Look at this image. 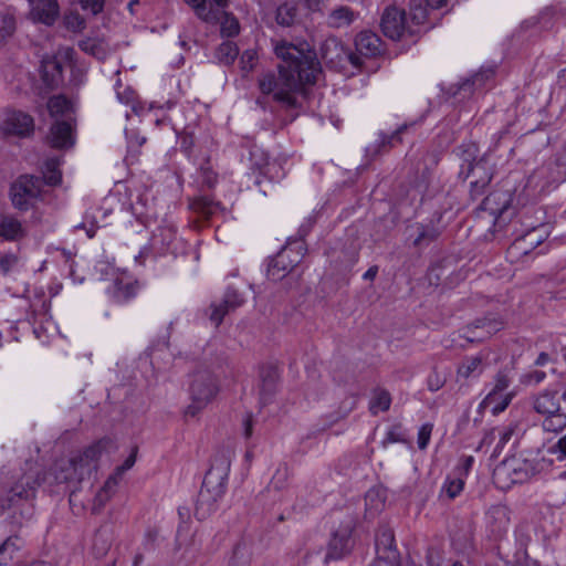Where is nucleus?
I'll return each mask as SVG.
<instances>
[{
  "label": "nucleus",
  "mask_w": 566,
  "mask_h": 566,
  "mask_svg": "<svg viewBox=\"0 0 566 566\" xmlns=\"http://www.w3.org/2000/svg\"><path fill=\"white\" fill-rule=\"evenodd\" d=\"M274 54L281 63L277 72H263L258 87L264 95L289 108L298 107V97L305 94L307 85H314L322 75V69L313 51L305 44L295 45L286 40H272Z\"/></svg>",
  "instance_id": "1"
},
{
  "label": "nucleus",
  "mask_w": 566,
  "mask_h": 566,
  "mask_svg": "<svg viewBox=\"0 0 566 566\" xmlns=\"http://www.w3.org/2000/svg\"><path fill=\"white\" fill-rule=\"evenodd\" d=\"M230 468V451H221L213 457L196 504L195 515L198 520L208 518L217 510V503L226 492Z\"/></svg>",
  "instance_id": "2"
},
{
  "label": "nucleus",
  "mask_w": 566,
  "mask_h": 566,
  "mask_svg": "<svg viewBox=\"0 0 566 566\" xmlns=\"http://www.w3.org/2000/svg\"><path fill=\"white\" fill-rule=\"evenodd\" d=\"M111 446V440H99L71 459L56 461L52 468L54 480L57 483L81 482L96 470L99 458Z\"/></svg>",
  "instance_id": "3"
},
{
  "label": "nucleus",
  "mask_w": 566,
  "mask_h": 566,
  "mask_svg": "<svg viewBox=\"0 0 566 566\" xmlns=\"http://www.w3.org/2000/svg\"><path fill=\"white\" fill-rule=\"evenodd\" d=\"M218 392V379L211 371L206 369L195 371L189 385L191 402L185 409V417H197L216 398Z\"/></svg>",
  "instance_id": "4"
},
{
  "label": "nucleus",
  "mask_w": 566,
  "mask_h": 566,
  "mask_svg": "<svg viewBox=\"0 0 566 566\" xmlns=\"http://www.w3.org/2000/svg\"><path fill=\"white\" fill-rule=\"evenodd\" d=\"M535 474V467L526 459L510 458L499 463L493 471V482L501 490H509L512 485L524 483Z\"/></svg>",
  "instance_id": "5"
},
{
  "label": "nucleus",
  "mask_w": 566,
  "mask_h": 566,
  "mask_svg": "<svg viewBox=\"0 0 566 566\" xmlns=\"http://www.w3.org/2000/svg\"><path fill=\"white\" fill-rule=\"evenodd\" d=\"M304 242L297 241L284 247L270 262L268 276L273 281L282 280L296 266L305 254Z\"/></svg>",
  "instance_id": "6"
},
{
  "label": "nucleus",
  "mask_w": 566,
  "mask_h": 566,
  "mask_svg": "<svg viewBox=\"0 0 566 566\" xmlns=\"http://www.w3.org/2000/svg\"><path fill=\"white\" fill-rule=\"evenodd\" d=\"M380 27L384 34L391 40H400L406 33L413 35L417 30L409 24L405 10L387 7L381 15Z\"/></svg>",
  "instance_id": "7"
},
{
  "label": "nucleus",
  "mask_w": 566,
  "mask_h": 566,
  "mask_svg": "<svg viewBox=\"0 0 566 566\" xmlns=\"http://www.w3.org/2000/svg\"><path fill=\"white\" fill-rule=\"evenodd\" d=\"M547 238L545 227L533 228L524 235L517 238L507 249L506 258L511 263H517L527 256Z\"/></svg>",
  "instance_id": "8"
},
{
  "label": "nucleus",
  "mask_w": 566,
  "mask_h": 566,
  "mask_svg": "<svg viewBox=\"0 0 566 566\" xmlns=\"http://www.w3.org/2000/svg\"><path fill=\"white\" fill-rule=\"evenodd\" d=\"M322 59L333 65L342 66L344 61H349L355 67H361L363 62L353 52L346 50L340 41L336 38L326 39L321 45Z\"/></svg>",
  "instance_id": "9"
},
{
  "label": "nucleus",
  "mask_w": 566,
  "mask_h": 566,
  "mask_svg": "<svg viewBox=\"0 0 566 566\" xmlns=\"http://www.w3.org/2000/svg\"><path fill=\"white\" fill-rule=\"evenodd\" d=\"M0 128L8 136L29 137L34 130V120L22 111H8Z\"/></svg>",
  "instance_id": "10"
},
{
  "label": "nucleus",
  "mask_w": 566,
  "mask_h": 566,
  "mask_svg": "<svg viewBox=\"0 0 566 566\" xmlns=\"http://www.w3.org/2000/svg\"><path fill=\"white\" fill-rule=\"evenodd\" d=\"M243 303V296L237 290L229 289L219 302L211 304L209 318L216 326H219L227 314L235 311Z\"/></svg>",
  "instance_id": "11"
},
{
  "label": "nucleus",
  "mask_w": 566,
  "mask_h": 566,
  "mask_svg": "<svg viewBox=\"0 0 566 566\" xmlns=\"http://www.w3.org/2000/svg\"><path fill=\"white\" fill-rule=\"evenodd\" d=\"M190 6L195 14L206 23L216 24L224 7H229L228 0H184Z\"/></svg>",
  "instance_id": "12"
},
{
  "label": "nucleus",
  "mask_w": 566,
  "mask_h": 566,
  "mask_svg": "<svg viewBox=\"0 0 566 566\" xmlns=\"http://www.w3.org/2000/svg\"><path fill=\"white\" fill-rule=\"evenodd\" d=\"M502 323L493 318H480L462 329V337L468 342H483L501 329Z\"/></svg>",
  "instance_id": "13"
},
{
  "label": "nucleus",
  "mask_w": 566,
  "mask_h": 566,
  "mask_svg": "<svg viewBox=\"0 0 566 566\" xmlns=\"http://www.w3.org/2000/svg\"><path fill=\"white\" fill-rule=\"evenodd\" d=\"M39 484L40 482L35 473L24 474L11 486L7 496L8 506L14 505L22 500L32 499Z\"/></svg>",
  "instance_id": "14"
},
{
  "label": "nucleus",
  "mask_w": 566,
  "mask_h": 566,
  "mask_svg": "<svg viewBox=\"0 0 566 566\" xmlns=\"http://www.w3.org/2000/svg\"><path fill=\"white\" fill-rule=\"evenodd\" d=\"M352 527L345 526L333 533L327 546L325 562L337 560L349 553L352 548L350 541Z\"/></svg>",
  "instance_id": "15"
},
{
  "label": "nucleus",
  "mask_w": 566,
  "mask_h": 566,
  "mask_svg": "<svg viewBox=\"0 0 566 566\" xmlns=\"http://www.w3.org/2000/svg\"><path fill=\"white\" fill-rule=\"evenodd\" d=\"M50 143L55 148H69L75 143L74 120L56 119L50 129Z\"/></svg>",
  "instance_id": "16"
},
{
  "label": "nucleus",
  "mask_w": 566,
  "mask_h": 566,
  "mask_svg": "<svg viewBox=\"0 0 566 566\" xmlns=\"http://www.w3.org/2000/svg\"><path fill=\"white\" fill-rule=\"evenodd\" d=\"M356 54L363 62L361 57H375L381 52V40L380 38L370 31H363L357 34L355 40Z\"/></svg>",
  "instance_id": "17"
},
{
  "label": "nucleus",
  "mask_w": 566,
  "mask_h": 566,
  "mask_svg": "<svg viewBox=\"0 0 566 566\" xmlns=\"http://www.w3.org/2000/svg\"><path fill=\"white\" fill-rule=\"evenodd\" d=\"M457 155L461 159L459 176L464 180L475 175V163L479 160V147L475 143H463L457 148Z\"/></svg>",
  "instance_id": "18"
},
{
  "label": "nucleus",
  "mask_w": 566,
  "mask_h": 566,
  "mask_svg": "<svg viewBox=\"0 0 566 566\" xmlns=\"http://www.w3.org/2000/svg\"><path fill=\"white\" fill-rule=\"evenodd\" d=\"M31 14L33 19L46 25H52L59 17L56 0H31Z\"/></svg>",
  "instance_id": "19"
},
{
  "label": "nucleus",
  "mask_w": 566,
  "mask_h": 566,
  "mask_svg": "<svg viewBox=\"0 0 566 566\" xmlns=\"http://www.w3.org/2000/svg\"><path fill=\"white\" fill-rule=\"evenodd\" d=\"M378 558L396 562L395 536L390 528L382 527L376 534Z\"/></svg>",
  "instance_id": "20"
},
{
  "label": "nucleus",
  "mask_w": 566,
  "mask_h": 566,
  "mask_svg": "<svg viewBox=\"0 0 566 566\" xmlns=\"http://www.w3.org/2000/svg\"><path fill=\"white\" fill-rule=\"evenodd\" d=\"M177 238L176 227L171 223L159 226L153 234L151 244L161 252L174 250V242Z\"/></svg>",
  "instance_id": "21"
},
{
  "label": "nucleus",
  "mask_w": 566,
  "mask_h": 566,
  "mask_svg": "<svg viewBox=\"0 0 566 566\" xmlns=\"http://www.w3.org/2000/svg\"><path fill=\"white\" fill-rule=\"evenodd\" d=\"M358 18V12L347 6L334 8L327 15V24L334 29L349 27Z\"/></svg>",
  "instance_id": "22"
},
{
  "label": "nucleus",
  "mask_w": 566,
  "mask_h": 566,
  "mask_svg": "<svg viewBox=\"0 0 566 566\" xmlns=\"http://www.w3.org/2000/svg\"><path fill=\"white\" fill-rule=\"evenodd\" d=\"M48 109L52 118L56 119H70L73 118V111L71 102L63 95L52 96L48 101Z\"/></svg>",
  "instance_id": "23"
},
{
  "label": "nucleus",
  "mask_w": 566,
  "mask_h": 566,
  "mask_svg": "<svg viewBox=\"0 0 566 566\" xmlns=\"http://www.w3.org/2000/svg\"><path fill=\"white\" fill-rule=\"evenodd\" d=\"M474 167L476 172L470 176L471 187L475 191H481L490 184L493 172L485 156L480 157Z\"/></svg>",
  "instance_id": "24"
},
{
  "label": "nucleus",
  "mask_w": 566,
  "mask_h": 566,
  "mask_svg": "<svg viewBox=\"0 0 566 566\" xmlns=\"http://www.w3.org/2000/svg\"><path fill=\"white\" fill-rule=\"evenodd\" d=\"M484 367L485 365L481 355L467 357L458 367V378H476L483 373Z\"/></svg>",
  "instance_id": "25"
},
{
  "label": "nucleus",
  "mask_w": 566,
  "mask_h": 566,
  "mask_svg": "<svg viewBox=\"0 0 566 566\" xmlns=\"http://www.w3.org/2000/svg\"><path fill=\"white\" fill-rule=\"evenodd\" d=\"M533 408L537 413L545 417L557 412L560 409V403L555 394L546 391L534 398Z\"/></svg>",
  "instance_id": "26"
},
{
  "label": "nucleus",
  "mask_w": 566,
  "mask_h": 566,
  "mask_svg": "<svg viewBox=\"0 0 566 566\" xmlns=\"http://www.w3.org/2000/svg\"><path fill=\"white\" fill-rule=\"evenodd\" d=\"M24 235L21 222L10 216L0 217V237L7 241H15Z\"/></svg>",
  "instance_id": "27"
},
{
  "label": "nucleus",
  "mask_w": 566,
  "mask_h": 566,
  "mask_svg": "<svg viewBox=\"0 0 566 566\" xmlns=\"http://www.w3.org/2000/svg\"><path fill=\"white\" fill-rule=\"evenodd\" d=\"M137 292V284L135 281L128 277L117 279L112 289L113 298L118 302H126L135 296Z\"/></svg>",
  "instance_id": "28"
},
{
  "label": "nucleus",
  "mask_w": 566,
  "mask_h": 566,
  "mask_svg": "<svg viewBox=\"0 0 566 566\" xmlns=\"http://www.w3.org/2000/svg\"><path fill=\"white\" fill-rule=\"evenodd\" d=\"M486 517L496 531H502L510 524V510L504 504H495L489 509Z\"/></svg>",
  "instance_id": "29"
},
{
  "label": "nucleus",
  "mask_w": 566,
  "mask_h": 566,
  "mask_svg": "<svg viewBox=\"0 0 566 566\" xmlns=\"http://www.w3.org/2000/svg\"><path fill=\"white\" fill-rule=\"evenodd\" d=\"M195 212L206 219L212 218L223 211L220 202L212 200L209 197H200L191 203Z\"/></svg>",
  "instance_id": "30"
},
{
  "label": "nucleus",
  "mask_w": 566,
  "mask_h": 566,
  "mask_svg": "<svg viewBox=\"0 0 566 566\" xmlns=\"http://www.w3.org/2000/svg\"><path fill=\"white\" fill-rule=\"evenodd\" d=\"M298 8L294 2H284L277 7L275 21L279 25L289 28L297 21Z\"/></svg>",
  "instance_id": "31"
},
{
  "label": "nucleus",
  "mask_w": 566,
  "mask_h": 566,
  "mask_svg": "<svg viewBox=\"0 0 566 566\" xmlns=\"http://www.w3.org/2000/svg\"><path fill=\"white\" fill-rule=\"evenodd\" d=\"M261 392L263 396H270L274 392L279 380V370L273 365L263 366L260 369Z\"/></svg>",
  "instance_id": "32"
},
{
  "label": "nucleus",
  "mask_w": 566,
  "mask_h": 566,
  "mask_svg": "<svg viewBox=\"0 0 566 566\" xmlns=\"http://www.w3.org/2000/svg\"><path fill=\"white\" fill-rule=\"evenodd\" d=\"M510 382H511V380L506 374H504L502 371L499 373L495 376L493 389L483 399V401L481 402V407H484V408L490 407L499 398H501L502 394L509 388Z\"/></svg>",
  "instance_id": "33"
},
{
  "label": "nucleus",
  "mask_w": 566,
  "mask_h": 566,
  "mask_svg": "<svg viewBox=\"0 0 566 566\" xmlns=\"http://www.w3.org/2000/svg\"><path fill=\"white\" fill-rule=\"evenodd\" d=\"M228 7L223 8V12L218 18V23H220V32L222 36L231 38L235 36L240 32V24L238 19L230 12H228Z\"/></svg>",
  "instance_id": "34"
},
{
  "label": "nucleus",
  "mask_w": 566,
  "mask_h": 566,
  "mask_svg": "<svg viewBox=\"0 0 566 566\" xmlns=\"http://www.w3.org/2000/svg\"><path fill=\"white\" fill-rule=\"evenodd\" d=\"M22 544V539L19 536L8 537L0 546V566L11 562Z\"/></svg>",
  "instance_id": "35"
},
{
  "label": "nucleus",
  "mask_w": 566,
  "mask_h": 566,
  "mask_svg": "<svg viewBox=\"0 0 566 566\" xmlns=\"http://www.w3.org/2000/svg\"><path fill=\"white\" fill-rule=\"evenodd\" d=\"M43 180L40 177L24 175L18 179V189H24L32 199L42 193Z\"/></svg>",
  "instance_id": "36"
},
{
  "label": "nucleus",
  "mask_w": 566,
  "mask_h": 566,
  "mask_svg": "<svg viewBox=\"0 0 566 566\" xmlns=\"http://www.w3.org/2000/svg\"><path fill=\"white\" fill-rule=\"evenodd\" d=\"M542 428L546 432L558 433L566 428V413L562 408L552 415H547L542 420Z\"/></svg>",
  "instance_id": "37"
},
{
  "label": "nucleus",
  "mask_w": 566,
  "mask_h": 566,
  "mask_svg": "<svg viewBox=\"0 0 566 566\" xmlns=\"http://www.w3.org/2000/svg\"><path fill=\"white\" fill-rule=\"evenodd\" d=\"M78 46L85 53H88L97 59H104L107 53L105 42L97 38H86L81 40L78 42Z\"/></svg>",
  "instance_id": "38"
},
{
  "label": "nucleus",
  "mask_w": 566,
  "mask_h": 566,
  "mask_svg": "<svg viewBox=\"0 0 566 566\" xmlns=\"http://www.w3.org/2000/svg\"><path fill=\"white\" fill-rule=\"evenodd\" d=\"M60 160L57 158H50L44 163L43 169V185L57 186L62 181V174L59 169Z\"/></svg>",
  "instance_id": "39"
},
{
  "label": "nucleus",
  "mask_w": 566,
  "mask_h": 566,
  "mask_svg": "<svg viewBox=\"0 0 566 566\" xmlns=\"http://www.w3.org/2000/svg\"><path fill=\"white\" fill-rule=\"evenodd\" d=\"M238 54L239 49L237 44L231 41H226L218 46L216 57L220 63L230 65L235 61Z\"/></svg>",
  "instance_id": "40"
},
{
  "label": "nucleus",
  "mask_w": 566,
  "mask_h": 566,
  "mask_svg": "<svg viewBox=\"0 0 566 566\" xmlns=\"http://www.w3.org/2000/svg\"><path fill=\"white\" fill-rule=\"evenodd\" d=\"M409 24L419 32L420 27H424L428 20V9L420 2L411 4L409 15L407 17Z\"/></svg>",
  "instance_id": "41"
},
{
  "label": "nucleus",
  "mask_w": 566,
  "mask_h": 566,
  "mask_svg": "<svg viewBox=\"0 0 566 566\" xmlns=\"http://www.w3.org/2000/svg\"><path fill=\"white\" fill-rule=\"evenodd\" d=\"M390 394L387 390L378 389L374 392L369 409L374 415H377L379 411H387L390 408Z\"/></svg>",
  "instance_id": "42"
},
{
  "label": "nucleus",
  "mask_w": 566,
  "mask_h": 566,
  "mask_svg": "<svg viewBox=\"0 0 566 566\" xmlns=\"http://www.w3.org/2000/svg\"><path fill=\"white\" fill-rule=\"evenodd\" d=\"M464 488V479L457 475L448 476L442 485L441 495H446L449 500L455 499Z\"/></svg>",
  "instance_id": "43"
},
{
  "label": "nucleus",
  "mask_w": 566,
  "mask_h": 566,
  "mask_svg": "<svg viewBox=\"0 0 566 566\" xmlns=\"http://www.w3.org/2000/svg\"><path fill=\"white\" fill-rule=\"evenodd\" d=\"M365 503L366 510L374 515L382 510L385 500L379 490L371 489L366 493Z\"/></svg>",
  "instance_id": "44"
},
{
  "label": "nucleus",
  "mask_w": 566,
  "mask_h": 566,
  "mask_svg": "<svg viewBox=\"0 0 566 566\" xmlns=\"http://www.w3.org/2000/svg\"><path fill=\"white\" fill-rule=\"evenodd\" d=\"M122 476L117 475L116 472H114L104 483V486L101 489V491L96 495V500L99 503H104L107 501L111 496V494L115 491L116 486L118 485Z\"/></svg>",
  "instance_id": "45"
},
{
  "label": "nucleus",
  "mask_w": 566,
  "mask_h": 566,
  "mask_svg": "<svg viewBox=\"0 0 566 566\" xmlns=\"http://www.w3.org/2000/svg\"><path fill=\"white\" fill-rule=\"evenodd\" d=\"M32 198L29 197V193L24 189H18V180L12 185L11 188V200L15 208L18 209H27L29 201Z\"/></svg>",
  "instance_id": "46"
},
{
  "label": "nucleus",
  "mask_w": 566,
  "mask_h": 566,
  "mask_svg": "<svg viewBox=\"0 0 566 566\" xmlns=\"http://www.w3.org/2000/svg\"><path fill=\"white\" fill-rule=\"evenodd\" d=\"M19 263V256L14 253H3L0 255V272L3 275L9 274Z\"/></svg>",
  "instance_id": "47"
},
{
  "label": "nucleus",
  "mask_w": 566,
  "mask_h": 566,
  "mask_svg": "<svg viewBox=\"0 0 566 566\" xmlns=\"http://www.w3.org/2000/svg\"><path fill=\"white\" fill-rule=\"evenodd\" d=\"M432 430H433V424L429 423V422L424 423L420 427V429L418 431V439H417L419 449L423 450L428 447V444L430 442Z\"/></svg>",
  "instance_id": "48"
},
{
  "label": "nucleus",
  "mask_w": 566,
  "mask_h": 566,
  "mask_svg": "<svg viewBox=\"0 0 566 566\" xmlns=\"http://www.w3.org/2000/svg\"><path fill=\"white\" fill-rule=\"evenodd\" d=\"M255 63H256V53L252 50H247L242 53L241 57H240V65H241V70L244 72V73H249L251 72L254 66H255Z\"/></svg>",
  "instance_id": "49"
},
{
  "label": "nucleus",
  "mask_w": 566,
  "mask_h": 566,
  "mask_svg": "<svg viewBox=\"0 0 566 566\" xmlns=\"http://www.w3.org/2000/svg\"><path fill=\"white\" fill-rule=\"evenodd\" d=\"M122 87L120 78H117L115 83L117 99L124 104L132 103L134 101V91L128 87H124L123 91H120Z\"/></svg>",
  "instance_id": "50"
},
{
  "label": "nucleus",
  "mask_w": 566,
  "mask_h": 566,
  "mask_svg": "<svg viewBox=\"0 0 566 566\" xmlns=\"http://www.w3.org/2000/svg\"><path fill=\"white\" fill-rule=\"evenodd\" d=\"M286 480H287V469L280 468L276 470L275 474L273 475V478L270 482V486L273 488L274 490H281L285 485Z\"/></svg>",
  "instance_id": "51"
},
{
  "label": "nucleus",
  "mask_w": 566,
  "mask_h": 566,
  "mask_svg": "<svg viewBox=\"0 0 566 566\" xmlns=\"http://www.w3.org/2000/svg\"><path fill=\"white\" fill-rule=\"evenodd\" d=\"M474 463V458L472 455H465L461 458L459 465L457 467L458 475L464 478L469 474Z\"/></svg>",
  "instance_id": "52"
},
{
  "label": "nucleus",
  "mask_w": 566,
  "mask_h": 566,
  "mask_svg": "<svg viewBox=\"0 0 566 566\" xmlns=\"http://www.w3.org/2000/svg\"><path fill=\"white\" fill-rule=\"evenodd\" d=\"M83 10L90 11L93 14H97L103 10V0H78Z\"/></svg>",
  "instance_id": "53"
},
{
  "label": "nucleus",
  "mask_w": 566,
  "mask_h": 566,
  "mask_svg": "<svg viewBox=\"0 0 566 566\" xmlns=\"http://www.w3.org/2000/svg\"><path fill=\"white\" fill-rule=\"evenodd\" d=\"M546 377V374L541 370H534L523 375L522 382L525 385H537L542 382Z\"/></svg>",
  "instance_id": "54"
},
{
  "label": "nucleus",
  "mask_w": 566,
  "mask_h": 566,
  "mask_svg": "<svg viewBox=\"0 0 566 566\" xmlns=\"http://www.w3.org/2000/svg\"><path fill=\"white\" fill-rule=\"evenodd\" d=\"M439 232L431 228V229H422L418 237L415 239V245H420L424 241H433L438 238Z\"/></svg>",
  "instance_id": "55"
},
{
  "label": "nucleus",
  "mask_w": 566,
  "mask_h": 566,
  "mask_svg": "<svg viewBox=\"0 0 566 566\" xmlns=\"http://www.w3.org/2000/svg\"><path fill=\"white\" fill-rule=\"evenodd\" d=\"M408 128L407 125H402L400 126L398 129H396L391 135L389 136H386L382 138V142L381 144L385 146V145H388L389 147H392L395 146L397 143H400L401 142V134L403 132H406Z\"/></svg>",
  "instance_id": "56"
},
{
  "label": "nucleus",
  "mask_w": 566,
  "mask_h": 566,
  "mask_svg": "<svg viewBox=\"0 0 566 566\" xmlns=\"http://www.w3.org/2000/svg\"><path fill=\"white\" fill-rule=\"evenodd\" d=\"M400 441H403V436L400 431V427L396 426L387 431L382 444L386 446L388 443H395Z\"/></svg>",
  "instance_id": "57"
},
{
  "label": "nucleus",
  "mask_w": 566,
  "mask_h": 566,
  "mask_svg": "<svg viewBox=\"0 0 566 566\" xmlns=\"http://www.w3.org/2000/svg\"><path fill=\"white\" fill-rule=\"evenodd\" d=\"M512 397H513L512 394H506L504 397L501 396V398H499L494 403H492L491 406H493L492 407L493 415H497V413L504 411L507 408V406L510 405Z\"/></svg>",
  "instance_id": "58"
},
{
  "label": "nucleus",
  "mask_w": 566,
  "mask_h": 566,
  "mask_svg": "<svg viewBox=\"0 0 566 566\" xmlns=\"http://www.w3.org/2000/svg\"><path fill=\"white\" fill-rule=\"evenodd\" d=\"M446 379L441 377L438 373H432L428 378V388L431 391H438L443 387Z\"/></svg>",
  "instance_id": "59"
},
{
  "label": "nucleus",
  "mask_w": 566,
  "mask_h": 566,
  "mask_svg": "<svg viewBox=\"0 0 566 566\" xmlns=\"http://www.w3.org/2000/svg\"><path fill=\"white\" fill-rule=\"evenodd\" d=\"M552 452L557 454V460L566 459V434L563 436L555 446L552 447Z\"/></svg>",
  "instance_id": "60"
},
{
  "label": "nucleus",
  "mask_w": 566,
  "mask_h": 566,
  "mask_svg": "<svg viewBox=\"0 0 566 566\" xmlns=\"http://www.w3.org/2000/svg\"><path fill=\"white\" fill-rule=\"evenodd\" d=\"M514 433V428L511 426L504 427L497 430L499 434V446H505L512 438Z\"/></svg>",
  "instance_id": "61"
},
{
  "label": "nucleus",
  "mask_w": 566,
  "mask_h": 566,
  "mask_svg": "<svg viewBox=\"0 0 566 566\" xmlns=\"http://www.w3.org/2000/svg\"><path fill=\"white\" fill-rule=\"evenodd\" d=\"M136 461V451H133L128 458L124 461V463L116 468L115 472L117 475L123 476V474L129 470Z\"/></svg>",
  "instance_id": "62"
},
{
  "label": "nucleus",
  "mask_w": 566,
  "mask_h": 566,
  "mask_svg": "<svg viewBox=\"0 0 566 566\" xmlns=\"http://www.w3.org/2000/svg\"><path fill=\"white\" fill-rule=\"evenodd\" d=\"M66 24L72 30H81L84 28V20L78 14H71L66 18Z\"/></svg>",
  "instance_id": "63"
},
{
  "label": "nucleus",
  "mask_w": 566,
  "mask_h": 566,
  "mask_svg": "<svg viewBox=\"0 0 566 566\" xmlns=\"http://www.w3.org/2000/svg\"><path fill=\"white\" fill-rule=\"evenodd\" d=\"M229 566H249V560L244 557L243 554H240L239 549H237L231 558Z\"/></svg>",
  "instance_id": "64"
}]
</instances>
